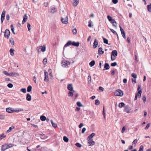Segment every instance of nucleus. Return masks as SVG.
I'll return each instance as SVG.
<instances>
[{"instance_id":"nucleus-40","label":"nucleus","mask_w":151,"mask_h":151,"mask_svg":"<svg viewBox=\"0 0 151 151\" xmlns=\"http://www.w3.org/2000/svg\"><path fill=\"white\" fill-rule=\"evenodd\" d=\"M5 145H3L1 146V151H4L6 149V147Z\"/></svg>"},{"instance_id":"nucleus-29","label":"nucleus","mask_w":151,"mask_h":151,"mask_svg":"<svg viewBox=\"0 0 151 151\" xmlns=\"http://www.w3.org/2000/svg\"><path fill=\"white\" fill-rule=\"evenodd\" d=\"M14 127L13 126H12L9 127V129L7 130V133H9L11 132L12 130V129H14Z\"/></svg>"},{"instance_id":"nucleus-8","label":"nucleus","mask_w":151,"mask_h":151,"mask_svg":"<svg viewBox=\"0 0 151 151\" xmlns=\"http://www.w3.org/2000/svg\"><path fill=\"white\" fill-rule=\"evenodd\" d=\"M10 32L8 29H6L4 32V36L5 37L9 38L10 35Z\"/></svg>"},{"instance_id":"nucleus-20","label":"nucleus","mask_w":151,"mask_h":151,"mask_svg":"<svg viewBox=\"0 0 151 151\" xmlns=\"http://www.w3.org/2000/svg\"><path fill=\"white\" fill-rule=\"evenodd\" d=\"M3 73L6 76H11V72L10 73H9L6 71L4 70L3 71Z\"/></svg>"},{"instance_id":"nucleus-43","label":"nucleus","mask_w":151,"mask_h":151,"mask_svg":"<svg viewBox=\"0 0 151 151\" xmlns=\"http://www.w3.org/2000/svg\"><path fill=\"white\" fill-rule=\"evenodd\" d=\"M148 10L149 11L151 12V4L148 5L147 7Z\"/></svg>"},{"instance_id":"nucleus-15","label":"nucleus","mask_w":151,"mask_h":151,"mask_svg":"<svg viewBox=\"0 0 151 151\" xmlns=\"http://www.w3.org/2000/svg\"><path fill=\"white\" fill-rule=\"evenodd\" d=\"M117 52L116 50H114L111 52V56H116L117 55Z\"/></svg>"},{"instance_id":"nucleus-54","label":"nucleus","mask_w":151,"mask_h":151,"mask_svg":"<svg viewBox=\"0 0 151 151\" xmlns=\"http://www.w3.org/2000/svg\"><path fill=\"white\" fill-rule=\"evenodd\" d=\"M99 89L100 91H103L104 90V88L101 86H100L99 88Z\"/></svg>"},{"instance_id":"nucleus-30","label":"nucleus","mask_w":151,"mask_h":151,"mask_svg":"<svg viewBox=\"0 0 151 151\" xmlns=\"http://www.w3.org/2000/svg\"><path fill=\"white\" fill-rule=\"evenodd\" d=\"M14 50L12 49H11L10 50V55L12 56H13L14 55Z\"/></svg>"},{"instance_id":"nucleus-64","label":"nucleus","mask_w":151,"mask_h":151,"mask_svg":"<svg viewBox=\"0 0 151 151\" xmlns=\"http://www.w3.org/2000/svg\"><path fill=\"white\" fill-rule=\"evenodd\" d=\"M125 126H124L123 127L122 130V133H124V131L125 130Z\"/></svg>"},{"instance_id":"nucleus-18","label":"nucleus","mask_w":151,"mask_h":151,"mask_svg":"<svg viewBox=\"0 0 151 151\" xmlns=\"http://www.w3.org/2000/svg\"><path fill=\"white\" fill-rule=\"evenodd\" d=\"M104 51H103L102 48L100 47L98 49V53L100 55H102L104 53Z\"/></svg>"},{"instance_id":"nucleus-1","label":"nucleus","mask_w":151,"mask_h":151,"mask_svg":"<svg viewBox=\"0 0 151 151\" xmlns=\"http://www.w3.org/2000/svg\"><path fill=\"white\" fill-rule=\"evenodd\" d=\"M94 136V133H92L89 135L87 139L88 143L89 146L93 145L94 144V142L93 140V138Z\"/></svg>"},{"instance_id":"nucleus-59","label":"nucleus","mask_w":151,"mask_h":151,"mask_svg":"<svg viewBox=\"0 0 151 151\" xmlns=\"http://www.w3.org/2000/svg\"><path fill=\"white\" fill-rule=\"evenodd\" d=\"M150 124L149 123L146 126V127H145V129H147L149 128V127H150Z\"/></svg>"},{"instance_id":"nucleus-33","label":"nucleus","mask_w":151,"mask_h":151,"mask_svg":"<svg viewBox=\"0 0 151 151\" xmlns=\"http://www.w3.org/2000/svg\"><path fill=\"white\" fill-rule=\"evenodd\" d=\"M89 65L91 67H92L94 65V61L93 60L89 63Z\"/></svg>"},{"instance_id":"nucleus-39","label":"nucleus","mask_w":151,"mask_h":151,"mask_svg":"<svg viewBox=\"0 0 151 151\" xmlns=\"http://www.w3.org/2000/svg\"><path fill=\"white\" fill-rule=\"evenodd\" d=\"M99 104L100 101L96 99L95 100V104L96 105H99Z\"/></svg>"},{"instance_id":"nucleus-7","label":"nucleus","mask_w":151,"mask_h":151,"mask_svg":"<svg viewBox=\"0 0 151 151\" xmlns=\"http://www.w3.org/2000/svg\"><path fill=\"white\" fill-rule=\"evenodd\" d=\"M5 13H6L5 11L4 10H3V11H2V13L1 14V23H3L4 20V17H5Z\"/></svg>"},{"instance_id":"nucleus-49","label":"nucleus","mask_w":151,"mask_h":151,"mask_svg":"<svg viewBox=\"0 0 151 151\" xmlns=\"http://www.w3.org/2000/svg\"><path fill=\"white\" fill-rule=\"evenodd\" d=\"M21 91L24 93H26V89L25 88H23L21 89Z\"/></svg>"},{"instance_id":"nucleus-21","label":"nucleus","mask_w":151,"mask_h":151,"mask_svg":"<svg viewBox=\"0 0 151 151\" xmlns=\"http://www.w3.org/2000/svg\"><path fill=\"white\" fill-rule=\"evenodd\" d=\"M72 45L73 46L78 47L79 45V43L78 42H72Z\"/></svg>"},{"instance_id":"nucleus-14","label":"nucleus","mask_w":151,"mask_h":151,"mask_svg":"<svg viewBox=\"0 0 151 151\" xmlns=\"http://www.w3.org/2000/svg\"><path fill=\"white\" fill-rule=\"evenodd\" d=\"M71 44H72V42L71 41H70L68 42L65 44V45H64V47H63V52H64V51L65 50V47H67L68 46H69Z\"/></svg>"},{"instance_id":"nucleus-56","label":"nucleus","mask_w":151,"mask_h":151,"mask_svg":"<svg viewBox=\"0 0 151 151\" xmlns=\"http://www.w3.org/2000/svg\"><path fill=\"white\" fill-rule=\"evenodd\" d=\"M23 111L22 109H19L17 110H15V112H18L20 111Z\"/></svg>"},{"instance_id":"nucleus-41","label":"nucleus","mask_w":151,"mask_h":151,"mask_svg":"<svg viewBox=\"0 0 151 151\" xmlns=\"http://www.w3.org/2000/svg\"><path fill=\"white\" fill-rule=\"evenodd\" d=\"M143 149L144 147L142 145L140 147L138 151H143Z\"/></svg>"},{"instance_id":"nucleus-4","label":"nucleus","mask_w":151,"mask_h":151,"mask_svg":"<svg viewBox=\"0 0 151 151\" xmlns=\"http://www.w3.org/2000/svg\"><path fill=\"white\" fill-rule=\"evenodd\" d=\"M70 63L67 60L63 61L62 63V65L64 68H67L70 65Z\"/></svg>"},{"instance_id":"nucleus-55","label":"nucleus","mask_w":151,"mask_h":151,"mask_svg":"<svg viewBox=\"0 0 151 151\" xmlns=\"http://www.w3.org/2000/svg\"><path fill=\"white\" fill-rule=\"evenodd\" d=\"M41 138L42 139H45L47 138V137L45 135H42L41 136Z\"/></svg>"},{"instance_id":"nucleus-42","label":"nucleus","mask_w":151,"mask_h":151,"mask_svg":"<svg viewBox=\"0 0 151 151\" xmlns=\"http://www.w3.org/2000/svg\"><path fill=\"white\" fill-rule=\"evenodd\" d=\"M131 76L132 77L134 78V79H135L137 77V75L135 73H132V74Z\"/></svg>"},{"instance_id":"nucleus-16","label":"nucleus","mask_w":151,"mask_h":151,"mask_svg":"<svg viewBox=\"0 0 151 151\" xmlns=\"http://www.w3.org/2000/svg\"><path fill=\"white\" fill-rule=\"evenodd\" d=\"M5 146L6 149H7L12 147L14 146V145L12 144H9L8 145L5 144Z\"/></svg>"},{"instance_id":"nucleus-46","label":"nucleus","mask_w":151,"mask_h":151,"mask_svg":"<svg viewBox=\"0 0 151 151\" xmlns=\"http://www.w3.org/2000/svg\"><path fill=\"white\" fill-rule=\"evenodd\" d=\"M119 27L122 34L125 33L124 31V29H122V28L120 25L119 26Z\"/></svg>"},{"instance_id":"nucleus-22","label":"nucleus","mask_w":151,"mask_h":151,"mask_svg":"<svg viewBox=\"0 0 151 151\" xmlns=\"http://www.w3.org/2000/svg\"><path fill=\"white\" fill-rule=\"evenodd\" d=\"M40 47H41V51L44 52L46 51V46L45 45L40 46Z\"/></svg>"},{"instance_id":"nucleus-37","label":"nucleus","mask_w":151,"mask_h":151,"mask_svg":"<svg viewBox=\"0 0 151 151\" xmlns=\"http://www.w3.org/2000/svg\"><path fill=\"white\" fill-rule=\"evenodd\" d=\"M107 18L109 22H111L112 21V20L114 19H112V17L108 15L107 17Z\"/></svg>"},{"instance_id":"nucleus-44","label":"nucleus","mask_w":151,"mask_h":151,"mask_svg":"<svg viewBox=\"0 0 151 151\" xmlns=\"http://www.w3.org/2000/svg\"><path fill=\"white\" fill-rule=\"evenodd\" d=\"M77 105L79 107H81L83 106V105L80 101H78L77 102Z\"/></svg>"},{"instance_id":"nucleus-12","label":"nucleus","mask_w":151,"mask_h":151,"mask_svg":"<svg viewBox=\"0 0 151 151\" xmlns=\"http://www.w3.org/2000/svg\"><path fill=\"white\" fill-rule=\"evenodd\" d=\"M57 11V9L55 7L52 8L50 9V12L51 13H54Z\"/></svg>"},{"instance_id":"nucleus-17","label":"nucleus","mask_w":151,"mask_h":151,"mask_svg":"<svg viewBox=\"0 0 151 151\" xmlns=\"http://www.w3.org/2000/svg\"><path fill=\"white\" fill-rule=\"evenodd\" d=\"M27 19V14H25L23 17V19L22 21V24H24L26 21Z\"/></svg>"},{"instance_id":"nucleus-26","label":"nucleus","mask_w":151,"mask_h":151,"mask_svg":"<svg viewBox=\"0 0 151 151\" xmlns=\"http://www.w3.org/2000/svg\"><path fill=\"white\" fill-rule=\"evenodd\" d=\"M104 68L106 70L109 69V65L108 63H105L104 65Z\"/></svg>"},{"instance_id":"nucleus-53","label":"nucleus","mask_w":151,"mask_h":151,"mask_svg":"<svg viewBox=\"0 0 151 151\" xmlns=\"http://www.w3.org/2000/svg\"><path fill=\"white\" fill-rule=\"evenodd\" d=\"M75 145L78 147H81V145L79 143H78L75 144Z\"/></svg>"},{"instance_id":"nucleus-23","label":"nucleus","mask_w":151,"mask_h":151,"mask_svg":"<svg viewBox=\"0 0 151 151\" xmlns=\"http://www.w3.org/2000/svg\"><path fill=\"white\" fill-rule=\"evenodd\" d=\"M52 127L54 128H56L57 127V124L56 123H54L52 120H51L50 121Z\"/></svg>"},{"instance_id":"nucleus-11","label":"nucleus","mask_w":151,"mask_h":151,"mask_svg":"<svg viewBox=\"0 0 151 151\" xmlns=\"http://www.w3.org/2000/svg\"><path fill=\"white\" fill-rule=\"evenodd\" d=\"M44 74H45V78L44 79V81H48V73L46 71H45L44 72Z\"/></svg>"},{"instance_id":"nucleus-10","label":"nucleus","mask_w":151,"mask_h":151,"mask_svg":"<svg viewBox=\"0 0 151 151\" xmlns=\"http://www.w3.org/2000/svg\"><path fill=\"white\" fill-rule=\"evenodd\" d=\"M79 3V0H73L72 4L73 6H76Z\"/></svg>"},{"instance_id":"nucleus-5","label":"nucleus","mask_w":151,"mask_h":151,"mask_svg":"<svg viewBox=\"0 0 151 151\" xmlns=\"http://www.w3.org/2000/svg\"><path fill=\"white\" fill-rule=\"evenodd\" d=\"M131 108L128 105H127L126 106L124 109V111L127 113H129L130 112V111L131 110Z\"/></svg>"},{"instance_id":"nucleus-24","label":"nucleus","mask_w":151,"mask_h":151,"mask_svg":"<svg viewBox=\"0 0 151 151\" xmlns=\"http://www.w3.org/2000/svg\"><path fill=\"white\" fill-rule=\"evenodd\" d=\"M74 91H69L68 93V96L70 97H72L73 96V93L74 92Z\"/></svg>"},{"instance_id":"nucleus-61","label":"nucleus","mask_w":151,"mask_h":151,"mask_svg":"<svg viewBox=\"0 0 151 151\" xmlns=\"http://www.w3.org/2000/svg\"><path fill=\"white\" fill-rule=\"evenodd\" d=\"M88 82L89 83V82H91V77L90 76H88Z\"/></svg>"},{"instance_id":"nucleus-60","label":"nucleus","mask_w":151,"mask_h":151,"mask_svg":"<svg viewBox=\"0 0 151 151\" xmlns=\"http://www.w3.org/2000/svg\"><path fill=\"white\" fill-rule=\"evenodd\" d=\"M116 57V56H111V60L112 61L114 60L115 59Z\"/></svg>"},{"instance_id":"nucleus-6","label":"nucleus","mask_w":151,"mask_h":151,"mask_svg":"<svg viewBox=\"0 0 151 151\" xmlns=\"http://www.w3.org/2000/svg\"><path fill=\"white\" fill-rule=\"evenodd\" d=\"M141 88V86H138L137 88V91H138L137 95L139 97H140L141 96V93H142Z\"/></svg>"},{"instance_id":"nucleus-34","label":"nucleus","mask_w":151,"mask_h":151,"mask_svg":"<svg viewBox=\"0 0 151 151\" xmlns=\"http://www.w3.org/2000/svg\"><path fill=\"white\" fill-rule=\"evenodd\" d=\"M63 140L65 142H67L69 140L68 138L66 136H64L63 138Z\"/></svg>"},{"instance_id":"nucleus-3","label":"nucleus","mask_w":151,"mask_h":151,"mask_svg":"<svg viewBox=\"0 0 151 151\" xmlns=\"http://www.w3.org/2000/svg\"><path fill=\"white\" fill-rule=\"evenodd\" d=\"M61 21L62 23L64 24H66L68 23V18L67 16L63 17H61Z\"/></svg>"},{"instance_id":"nucleus-57","label":"nucleus","mask_w":151,"mask_h":151,"mask_svg":"<svg viewBox=\"0 0 151 151\" xmlns=\"http://www.w3.org/2000/svg\"><path fill=\"white\" fill-rule=\"evenodd\" d=\"M116 65L117 63L116 62H114L113 63H112L111 64V66L113 67L115 66Z\"/></svg>"},{"instance_id":"nucleus-13","label":"nucleus","mask_w":151,"mask_h":151,"mask_svg":"<svg viewBox=\"0 0 151 151\" xmlns=\"http://www.w3.org/2000/svg\"><path fill=\"white\" fill-rule=\"evenodd\" d=\"M11 76L17 77L19 76V74L16 72H11Z\"/></svg>"},{"instance_id":"nucleus-62","label":"nucleus","mask_w":151,"mask_h":151,"mask_svg":"<svg viewBox=\"0 0 151 151\" xmlns=\"http://www.w3.org/2000/svg\"><path fill=\"white\" fill-rule=\"evenodd\" d=\"M112 1L113 3H114V4H116L118 2V0H112Z\"/></svg>"},{"instance_id":"nucleus-51","label":"nucleus","mask_w":151,"mask_h":151,"mask_svg":"<svg viewBox=\"0 0 151 151\" xmlns=\"http://www.w3.org/2000/svg\"><path fill=\"white\" fill-rule=\"evenodd\" d=\"M6 137V136L5 135H4V134H2L0 135V139H1L5 137Z\"/></svg>"},{"instance_id":"nucleus-52","label":"nucleus","mask_w":151,"mask_h":151,"mask_svg":"<svg viewBox=\"0 0 151 151\" xmlns=\"http://www.w3.org/2000/svg\"><path fill=\"white\" fill-rule=\"evenodd\" d=\"M27 28L28 31H30L31 29V25L29 23H27Z\"/></svg>"},{"instance_id":"nucleus-28","label":"nucleus","mask_w":151,"mask_h":151,"mask_svg":"<svg viewBox=\"0 0 151 151\" xmlns=\"http://www.w3.org/2000/svg\"><path fill=\"white\" fill-rule=\"evenodd\" d=\"M40 119L43 121H45L46 119V117L44 116H41L40 117Z\"/></svg>"},{"instance_id":"nucleus-63","label":"nucleus","mask_w":151,"mask_h":151,"mask_svg":"<svg viewBox=\"0 0 151 151\" xmlns=\"http://www.w3.org/2000/svg\"><path fill=\"white\" fill-rule=\"evenodd\" d=\"M122 37H123L124 39H126V36H125V35H126V33H122Z\"/></svg>"},{"instance_id":"nucleus-47","label":"nucleus","mask_w":151,"mask_h":151,"mask_svg":"<svg viewBox=\"0 0 151 151\" xmlns=\"http://www.w3.org/2000/svg\"><path fill=\"white\" fill-rule=\"evenodd\" d=\"M103 39L104 43L106 44H108V40L105 38H103Z\"/></svg>"},{"instance_id":"nucleus-50","label":"nucleus","mask_w":151,"mask_h":151,"mask_svg":"<svg viewBox=\"0 0 151 151\" xmlns=\"http://www.w3.org/2000/svg\"><path fill=\"white\" fill-rule=\"evenodd\" d=\"M73 34L76 35L77 33V30L76 28H74L73 30Z\"/></svg>"},{"instance_id":"nucleus-9","label":"nucleus","mask_w":151,"mask_h":151,"mask_svg":"<svg viewBox=\"0 0 151 151\" xmlns=\"http://www.w3.org/2000/svg\"><path fill=\"white\" fill-rule=\"evenodd\" d=\"M6 111L9 113H12L15 112V110L13 108L9 107L6 109Z\"/></svg>"},{"instance_id":"nucleus-58","label":"nucleus","mask_w":151,"mask_h":151,"mask_svg":"<svg viewBox=\"0 0 151 151\" xmlns=\"http://www.w3.org/2000/svg\"><path fill=\"white\" fill-rule=\"evenodd\" d=\"M5 118V116L2 115H0V119H4Z\"/></svg>"},{"instance_id":"nucleus-2","label":"nucleus","mask_w":151,"mask_h":151,"mask_svg":"<svg viewBox=\"0 0 151 151\" xmlns=\"http://www.w3.org/2000/svg\"><path fill=\"white\" fill-rule=\"evenodd\" d=\"M123 95V92L121 90L118 89L114 93V95L115 96H122Z\"/></svg>"},{"instance_id":"nucleus-35","label":"nucleus","mask_w":151,"mask_h":151,"mask_svg":"<svg viewBox=\"0 0 151 151\" xmlns=\"http://www.w3.org/2000/svg\"><path fill=\"white\" fill-rule=\"evenodd\" d=\"M67 88L70 91H73V87L72 86H68Z\"/></svg>"},{"instance_id":"nucleus-48","label":"nucleus","mask_w":151,"mask_h":151,"mask_svg":"<svg viewBox=\"0 0 151 151\" xmlns=\"http://www.w3.org/2000/svg\"><path fill=\"white\" fill-rule=\"evenodd\" d=\"M43 62L44 65H46L47 64V59L46 58H45L43 60Z\"/></svg>"},{"instance_id":"nucleus-32","label":"nucleus","mask_w":151,"mask_h":151,"mask_svg":"<svg viewBox=\"0 0 151 151\" xmlns=\"http://www.w3.org/2000/svg\"><path fill=\"white\" fill-rule=\"evenodd\" d=\"M32 89V87L31 86H29L27 88V91L30 92L31 91Z\"/></svg>"},{"instance_id":"nucleus-19","label":"nucleus","mask_w":151,"mask_h":151,"mask_svg":"<svg viewBox=\"0 0 151 151\" xmlns=\"http://www.w3.org/2000/svg\"><path fill=\"white\" fill-rule=\"evenodd\" d=\"M26 99L27 101H30L31 100V96L29 93H28L27 94Z\"/></svg>"},{"instance_id":"nucleus-36","label":"nucleus","mask_w":151,"mask_h":151,"mask_svg":"<svg viewBox=\"0 0 151 151\" xmlns=\"http://www.w3.org/2000/svg\"><path fill=\"white\" fill-rule=\"evenodd\" d=\"M110 30L111 31V32L114 34H116L117 35V37L118 38V35L117 34V33L116 32V31H115L114 29H110Z\"/></svg>"},{"instance_id":"nucleus-38","label":"nucleus","mask_w":151,"mask_h":151,"mask_svg":"<svg viewBox=\"0 0 151 151\" xmlns=\"http://www.w3.org/2000/svg\"><path fill=\"white\" fill-rule=\"evenodd\" d=\"M11 30L14 34H15L14 32V28L13 25H11Z\"/></svg>"},{"instance_id":"nucleus-25","label":"nucleus","mask_w":151,"mask_h":151,"mask_svg":"<svg viewBox=\"0 0 151 151\" xmlns=\"http://www.w3.org/2000/svg\"><path fill=\"white\" fill-rule=\"evenodd\" d=\"M9 42L12 45H14V41L13 38H11L9 39Z\"/></svg>"},{"instance_id":"nucleus-27","label":"nucleus","mask_w":151,"mask_h":151,"mask_svg":"<svg viewBox=\"0 0 151 151\" xmlns=\"http://www.w3.org/2000/svg\"><path fill=\"white\" fill-rule=\"evenodd\" d=\"M113 26L115 27H116V21L114 19H113L112 20V21L111 22Z\"/></svg>"},{"instance_id":"nucleus-45","label":"nucleus","mask_w":151,"mask_h":151,"mask_svg":"<svg viewBox=\"0 0 151 151\" xmlns=\"http://www.w3.org/2000/svg\"><path fill=\"white\" fill-rule=\"evenodd\" d=\"M41 47L40 46H39V47H37V51L38 52V53H39L40 52V51H41Z\"/></svg>"},{"instance_id":"nucleus-31","label":"nucleus","mask_w":151,"mask_h":151,"mask_svg":"<svg viewBox=\"0 0 151 151\" xmlns=\"http://www.w3.org/2000/svg\"><path fill=\"white\" fill-rule=\"evenodd\" d=\"M125 104L123 102H121L120 103L119 105V107L120 108H122V107H124V106Z\"/></svg>"}]
</instances>
